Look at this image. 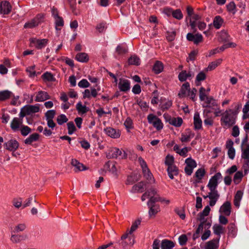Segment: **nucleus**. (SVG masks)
I'll return each instance as SVG.
<instances>
[{
  "instance_id": "1",
  "label": "nucleus",
  "mask_w": 249,
  "mask_h": 249,
  "mask_svg": "<svg viewBox=\"0 0 249 249\" xmlns=\"http://www.w3.org/2000/svg\"><path fill=\"white\" fill-rule=\"evenodd\" d=\"M236 113L231 109L226 110L221 114L220 119L221 125L224 128H230L236 122Z\"/></svg>"
},
{
  "instance_id": "2",
  "label": "nucleus",
  "mask_w": 249,
  "mask_h": 249,
  "mask_svg": "<svg viewBox=\"0 0 249 249\" xmlns=\"http://www.w3.org/2000/svg\"><path fill=\"white\" fill-rule=\"evenodd\" d=\"M138 161L142 168V173L145 178L148 181L149 183H154L155 179L153 175L148 168L145 160L141 157H140L138 158Z\"/></svg>"
},
{
  "instance_id": "3",
  "label": "nucleus",
  "mask_w": 249,
  "mask_h": 249,
  "mask_svg": "<svg viewBox=\"0 0 249 249\" xmlns=\"http://www.w3.org/2000/svg\"><path fill=\"white\" fill-rule=\"evenodd\" d=\"M107 157L108 159H116L118 157L120 159H125L127 154L124 151H122L116 147H111L107 152Z\"/></svg>"
},
{
  "instance_id": "4",
  "label": "nucleus",
  "mask_w": 249,
  "mask_h": 249,
  "mask_svg": "<svg viewBox=\"0 0 249 249\" xmlns=\"http://www.w3.org/2000/svg\"><path fill=\"white\" fill-rule=\"evenodd\" d=\"M147 120L149 124H152L153 126L156 128L157 130H160L162 129L163 125L161 121L157 116L150 114L147 116Z\"/></svg>"
},
{
  "instance_id": "5",
  "label": "nucleus",
  "mask_w": 249,
  "mask_h": 249,
  "mask_svg": "<svg viewBox=\"0 0 249 249\" xmlns=\"http://www.w3.org/2000/svg\"><path fill=\"white\" fill-rule=\"evenodd\" d=\"M222 178V176L220 172L216 173L210 178L207 185V187L209 188L210 191L216 190V189L218 184V180Z\"/></svg>"
},
{
  "instance_id": "6",
  "label": "nucleus",
  "mask_w": 249,
  "mask_h": 249,
  "mask_svg": "<svg viewBox=\"0 0 249 249\" xmlns=\"http://www.w3.org/2000/svg\"><path fill=\"white\" fill-rule=\"evenodd\" d=\"M30 46H34L37 49H41L45 47L48 43L47 39H39L36 38H31L29 39Z\"/></svg>"
},
{
  "instance_id": "7",
  "label": "nucleus",
  "mask_w": 249,
  "mask_h": 249,
  "mask_svg": "<svg viewBox=\"0 0 249 249\" xmlns=\"http://www.w3.org/2000/svg\"><path fill=\"white\" fill-rule=\"evenodd\" d=\"M122 242L120 243V245L124 249H125L127 246H131L134 244V239L132 236H128V234H125L121 237Z\"/></svg>"
},
{
  "instance_id": "8",
  "label": "nucleus",
  "mask_w": 249,
  "mask_h": 249,
  "mask_svg": "<svg viewBox=\"0 0 249 249\" xmlns=\"http://www.w3.org/2000/svg\"><path fill=\"white\" fill-rule=\"evenodd\" d=\"M4 147L5 149L11 151H16L19 147V143L15 139H11L4 143Z\"/></svg>"
},
{
  "instance_id": "9",
  "label": "nucleus",
  "mask_w": 249,
  "mask_h": 249,
  "mask_svg": "<svg viewBox=\"0 0 249 249\" xmlns=\"http://www.w3.org/2000/svg\"><path fill=\"white\" fill-rule=\"evenodd\" d=\"M186 38L188 41L193 42L195 44H198L203 41L202 36L198 33L194 35L189 33L186 36Z\"/></svg>"
},
{
  "instance_id": "10",
  "label": "nucleus",
  "mask_w": 249,
  "mask_h": 249,
  "mask_svg": "<svg viewBox=\"0 0 249 249\" xmlns=\"http://www.w3.org/2000/svg\"><path fill=\"white\" fill-rule=\"evenodd\" d=\"M233 142L231 140H228L226 142V148L228 149V155L229 158L233 160L235 155V150L233 147Z\"/></svg>"
},
{
  "instance_id": "11",
  "label": "nucleus",
  "mask_w": 249,
  "mask_h": 249,
  "mask_svg": "<svg viewBox=\"0 0 249 249\" xmlns=\"http://www.w3.org/2000/svg\"><path fill=\"white\" fill-rule=\"evenodd\" d=\"M22 119L18 117L14 118L10 124L11 129L14 132L19 131L22 125Z\"/></svg>"
},
{
  "instance_id": "12",
  "label": "nucleus",
  "mask_w": 249,
  "mask_h": 249,
  "mask_svg": "<svg viewBox=\"0 0 249 249\" xmlns=\"http://www.w3.org/2000/svg\"><path fill=\"white\" fill-rule=\"evenodd\" d=\"M190 89V85L189 82L184 83L181 87L180 90L178 93V96L179 98H183L187 96V94Z\"/></svg>"
},
{
  "instance_id": "13",
  "label": "nucleus",
  "mask_w": 249,
  "mask_h": 249,
  "mask_svg": "<svg viewBox=\"0 0 249 249\" xmlns=\"http://www.w3.org/2000/svg\"><path fill=\"white\" fill-rule=\"evenodd\" d=\"M11 9V5L8 1H3L0 3V14L7 15L10 13Z\"/></svg>"
},
{
  "instance_id": "14",
  "label": "nucleus",
  "mask_w": 249,
  "mask_h": 249,
  "mask_svg": "<svg viewBox=\"0 0 249 249\" xmlns=\"http://www.w3.org/2000/svg\"><path fill=\"white\" fill-rule=\"evenodd\" d=\"M28 234L26 233L12 234L11 236L10 240L13 243H18L28 239Z\"/></svg>"
},
{
  "instance_id": "15",
  "label": "nucleus",
  "mask_w": 249,
  "mask_h": 249,
  "mask_svg": "<svg viewBox=\"0 0 249 249\" xmlns=\"http://www.w3.org/2000/svg\"><path fill=\"white\" fill-rule=\"evenodd\" d=\"M51 96L49 95L47 92L42 90H40L36 93L35 101L36 102H44L48 99H50Z\"/></svg>"
},
{
  "instance_id": "16",
  "label": "nucleus",
  "mask_w": 249,
  "mask_h": 249,
  "mask_svg": "<svg viewBox=\"0 0 249 249\" xmlns=\"http://www.w3.org/2000/svg\"><path fill=\"white\" fill-rule=\"evenodd\" d=\"M208 196L210 199L209 201V205L212 207L215 204L217 200L219 197V195L218 194L217 190H214L213 191H211L209 193Z\"/></svg>"
},
{
  "instance_id": "17",
  "label": "nucleus",
  "mask_w": 249,
  "mask_h": 249,
  "mask_svg": "<svg viewBox=\"0 0 249 249\" xmlns=\"http://www.w3.org/2000/svg\"><path fill=\"white\" fill-rule=\"evenodd\" d=\"M219 237H217L213 240L207 242L206 244L205 249H218Z\"/></svg>"
},
{
  "instance_id": "18",
  "label": "nucleus",
  "mask_w": 249,
  "mask_h": 249,
  "mask_svg": "<svg viewBox=\"0 0 249 249\" xmlns=\"http://www.w3.org/2000/svg\"><path fill=\"white\" fill-rule=\"evenodd\" d=\"M118 88L120 91L126 92L130 89V82L127 79H120L118 84Z\"/></svg>"
},
{
  "instance_id": "19",
  "label": "nucleus",
  "mask_w": 249,
  "mask_h": 249,
  "mask_svg": "<svg viewBox=\"0 0 249 249\" xmlns=\"http://www.w3.org/2000/svg\"><path fill=\"white\" fill-rule=\"evenodd\" d=\"M204 101L205 102L202 105L203 107H211L213 108L217 107L216 101L212 96L206 97Z\"/></svg>"
},
{
  "instance_id": "20",
  "label": "nucleus",
  "mask_w": 249,
  "mask_h": 249,
  "mask_svg": "<svg viewBox=\"0 0 249 249\" xmlns=\"http://www.w3.org/2000/svg\"><path fill=\"white\" fill-rule=\"evenodd\" d=\"M71 164L74 167V171L75 172L84 171L87 169L86 167L82 163L80 162L76 159H72Z\"/></svg>"
},
{
  "instance_id": "21",
  "label": "nucleus",
  "mask_w": 249,
  "mask_h": 249,
  "mask_svg": "<svg viewBox=\"0 0 249 249\" xmlns=\"http://www.w3.org/2000/svg\"><path fill=\"white\" fill-rule=\"evenodd\" d=\"M194 126L195 130H199L202 127V122L200 118L199 114L196 112L194 116Z\"/></svg>"
},
{
  "instance_id": "22",
  "label": "nucleus",
  "mask_w": 249,
  "mask_h": 249,
  "mask_svg": "<svg viewBox=\"0 0 249 249\" xmlns=\"http://www.w3.org/2000/svg\"><path fill=\"white\" fill-rule=\"evenodd\" d=\"M220 213H223L226 216H229L231 213V204L229 201L225 202L220 207Z\"/></svg>"
},
{
  "instance_id": "23",
  "label": "nucleus",
  "mask_w": 249,
  "mask_h": 249,
  "mask_svg": "<svg viewBox=\"0 0 249 249\" xmlns=\"http://www.w3.org/2000/svg\"><path fill=\"white\" fill-rule=\"evenodd\" d=\"M104 131L107 135L112 138L116 139L120 136L119 130H117L112 127H107L104 129Z\"/></svg>"
},
{
  "instance_id": "24",
  "label": "nucleus",
  "mask_w": 249,
  "mask_h": 249,
  "mask_svg": "<svg viewBox=\"0 0 249 249\" xmlns=\"http://www.w3.org/2000/svg\"><path fill=\"white\" fill-rule=\"evenodd\" d=\"M167 171L169 177L171 179H173L174 177L178 176L179 173L178 168L175 165L168 167Z\"/></svg>"
},
{
  "instance_id": "25",
  "label": "nucleus",
  "mask_w": 249,
  "mask_h": 249,
  "mask_svg": "<svg viewBox=\"0 0 249 249\" xmlns=\"http://www.w3.org/2000/svg\"><path fill=\"white\" fill-rule=\"evenodd\" d=\"M193 75L192 74L191 71L187 72L185 70L182 71L178 74V80L180 82H184L187 79L192 78Z\"/></svg>"
},
{
  "instance_id": "26",
  "label": "nucleus",
  "mask_w": 249,
  "mask_h": 249,
  "mask_svg": "<svg viewBox=\"0 0 249 249\" xmlns=\"http://www.w3.org/2000/svg\"><path fill=\"white\" fill-rule=\"evenodd\" d=\"M75 58L77 61L82 63H86L89 60V55L86 53H78L75 55Z\"/></svg>"
},
{
  "instance_id": "27",
  "label": "nucleus",
  "mask_w": 249,
  "mask_h": 249,
  "mask_svg": "<svg viewBox=\"0 0 249 249\" xmlns=\"http://www.w3.org/2000/svg\"><path fill=\"white\" fill-rule=\"evenodd\" d=\"M13 95V93L8 90L0 91V101H4L10 99Z\"/></svg>"
},
{
  "instance_id": "28",
  "label": "nucleus",
  "mask_w": 249,
  "mask_h": 249,
  "mask_svg": "<svg viewBox=\"0 0 249 249\" xmlns=\"http://www.w3.org/2000/svg\"><path fill=\"white\" fill-rule=\"evenodd\" d=\"M24 107L26 109L28 115L37 113L39 111V107L37 105H27L24 106Z\"/></svg>"
},
{
  "instance_id": "29",
  "label": "nucleus",
  "mask_w": 249,
  "mask_h": 249,
  "mask_svg": "<svg viewBox=\"0 0 249 249\" xmlns=\"http://www.w3.org/2000/svg\"><path fill=\"white\" fill-rule=\"evenodd\" d=\"M39 138V135L36 133H33L29 136L24 141V143L26 144H31L32 142L37 141Z\"/></svg>"
},
{
  "instance_id": "30",
  "label": "nucleus",
  "mask_w": 249,
  "mask_h": 249,
  "mask_svg": "<svg viewBox=\"0 0 249 249\" xmlns=\"http://www.w3.org/2000/svg\"><path fill=\"white\" fill-rule=\"evenodd\" d=\"M168 121L170 124L176 127L180 126L183 123V120L181 117L171 118L170 117Z\"/></svg>"
},
{
  "instance_id": "31",
  "label": "nucleus",
  "mask_w": 249,
  "mask_h": 249,
  "mask_svg": "<svg viewBox=\"0 0 249 249\" xmlns=\"http://www.w3.org/2000/svg\"><path fill=\"white\" fill-rule=\"evenodd\" d=\"M243 193L241 190L236 192L233 200V203L235 207L238 208L240 206V201L242 198Z\"/></svg>"
},
{
  "instance_id": "32",
  "label": "nucleus",
  "mask_w": 249,
  "mask_h": 249,
  "mask_svg": "<svg viewBox=\"0 0 249 249\" xmlns=\"http://www.w3.org/2000/svg\"><path fill=\"white\" fill-rule=\"evenodd\" d=\"M195 134L191 131L188 130L184 134H181L180 141L183 142H188L190 141V139L194 137Z\"/></svg>"
},
{
  "instance_id": "33",
  "label": "nucleus",
  "mask_w": 249,
  "mask_h": 249,
  "mask_svg": "<svg viewBox=\"0 0 249 249\" xmlns=\"http://www.w3.org/2000/svg\"><path fill=\"white\" fill-rule=\"evenodd\" d=\"M174 246L175 244L173 241L167 239L163 240L161 243V249H171Z\"/></svg>"
},
{
  "instance_id": "34",
  "label": "nucleus",
  "mask_w": 249,
  "mask_h": 249,
  "mask_svg": "<svg viewBox=\"0 0 249 249\" xmlns=\"http://www.w3.org/2000/svg\"><path fill=\"white\" fill-rule=\"evenodd\" d=\"M163 69V65L162 63L160 61H157L154 64L153 67V71L156 74L160 73Z\"/></svg>"
},
{
  "instance_id": "35",
  "label": "nucleus",
  "mask_w": 249,
  "mask_h": 249,
  "mask_svg": "<svg viewBox=\"0 0 249 249\" xmlns=\"http://www.w3.org/2000/svg\"><path fill=\"white\" fill-rule=\"evenodd\" d=\"M241 158L244 161H249V144H248L246 148H242Z\"/></svg>"
},
{
  "instance_id": "36",
  "label": "nucleus",
  "mask_w": 249,
  "mask_h": 249,
  "mask_svg": "<svg viewBox=\"0 0 249 249\" xmlns=\"http://www.w3.org/2000/svg\"><path fill=\"white\" fill-rule=\"evenodd\" d=\"M54 23L55 26V29L56 30H60L61 27L64 25V22L62 17L59 16L56 18H54Z\"/></svg>"
},
{
  "instance_id": "37",
  "label": "nucleus",
  "mask_w": 249,
  "mask_h": 249,
  "mask_svg": "<svg viewBox=\"0 0 249 249\" xmlns=\"http://www.w3.org/2000/svg\"><path fill=\"white\" fill-rule=\"evenodd\" d=\"M223 22L224 21L222 18L219 16H217L213 19V26L216 29H218L221 27Z\"/></svg>"
},
{
  "instance_id": "38",
  "label": "nucleus",
  "mask_w": 249,
  "mask_h": 249,
  "mask_svg": "<svg viewBox=\"0 0 249 249\" xmlns=\"http://www.w3.org/2000/svg\"><path fill=\"white\" fill-rule=\"evenodd\" d=\"M213 233L220 238V235L224 232V228L219 224H214L213 227Z\"/></svg>"
},
{
  "instance_id": "39",
  "label": "nucleus",
  "mask_w": 249,
  "mask_h": 249,
  "mask_svg": "<svg viewBox=\"0 0 249 249\" xmlns=\"http://www.w3.org/2000/svg\"><path fill=\"white\" fill-rule=\"evenodd\" d=\"M211 209L209 206H206L203 211L198 214V220H203L205 216H208L210 213Z\"/></svg>"
},
{
  "instance_id": "40",
  "label": "nucleus",
  "mask_w": 249,
  "mask_h": 249,
  "mask_svg": "<svg viewBox=\"0 0 249 249\" xmlns=\"http://www.w3.org/2000/svg\"><path fill=\"white\" fill-rule=\"evenodd\" d=\"M244 175L241 171H237L234 174L233 177V182L235 184H238L242 180Z\"/></svg>"
},
{
  "instance_id": "41",
  "label": "nucleus",
  "mask_w": 249,
  "mask_h": 249,
  "mask_svg": "<svg viewBox=\"0 0 249 249\" xmlns=\"http://www.w3.org/2000/svg\"><path fill=\"white\" fill-rule=\"evenodd\" d=\"M76 108L79 113L84 114L88 111L87 107L83 105L82 102H78L76 106Z\"/></svg>"
},
{
  "instance_id": "42",
  "label": "nucleus",
  "mask_w": 249,
  "mask_h": 249,
  "mask_svg": "<svg viewBox=\"0 0 249 249\" xmlns=\"http://www.w3.org/2000/svg\"><path fill=\"white\" fill-rule=\"evenodd\" d=\"M41 77L44 80L49 82H53L55 80L53 75L49 72H46L43 73Z\"/></svg>"
},
{
  "instance_id": "43",
  "label": "nucleus",
  "mask_w": 249,
  "mask_h": 249,
  "mask_svg": "<svg viewBox=\"0 0 249 249\" xmlns=\"http://www.w3.org/2000/svg\"><path fill=\"white\" fill-rule=\"evenodd\" d=\"M222 60V59L219 58L214 61L210 63L208 67V70L212 71L215 69L218 66H219L221 63Z\"/></svg>"
},
{
  "instance_id": "44",
  "label": "nucleus",
  "mask_w": 249,
  "mask_h": 249,
  "mask_svg": "<svg viewBox=\"0 0 249 249\" xmlns=\"http://www.w3.org/2000/svg\"><path fill=\"white\" fill-rule=\"evenodd\" d=\"M128 63L129 65H134L138 66L140 64V58L136 56H131L128 60Z\"/></svg>"
},
{
  "instance_id": "45",
  "label": "nucleus",
  "mask_w": 249,
  "mask_h": 249,
  "mask_svg": "<svg viewBox=\"0 0 249 249\" xmlns=\"http://www.w3.org/2000/svg\"><path fill=\"white\" fill-rule=\"evenodd\" d=\"M69 3L70 8L72 11V12L73 14L75 15H77L79 14V11L76 9V0H68Z\"/></svg>"
},
{
  "instance_id": "46",
  "label": "nucleus",
  "mask_w": 249,
  "mask_h": 249,
  "mask_svg": "<svg viewBox=\"0 0 249 249\" xmlns=\"http://www.w3.org/2000/svg\"><path fill=\"white\" fill-rule=\"evenodd\" d=\"M21 133V134L23 136H27L29 133L31 132V129L30 127L27 125H23L21 126L19 130Z\"/></svg>"
},
{
  "instance_id": "47",
  "label": "nucleus",
  "mask_w": 249,
  "mask_h": 249,
  "mask_svg": "<svg viewBox=\"0 0 249 249\" xmlns=\"http://www.w3.org/2000/svg\"><path fill=\"white\" fill-rule=\"evenodd\" d=\"M27 228V226L25 223H19L17 225H16L13 231V232L15 233H18L19 232H21L25 230Z\"/></svg>"
},
{
  "instance_id": "48",
  "label": "nucleus",
  "mask_w": 249,
  "mask_h": 249,
  "mask_svg": "<svg viewBox=\"0 0 249 249\" xmlns=\"http://www.w3.org/2000/svg\"><path fill=\"white\" fill-rule=\"evenodd\" d=\"M145 185V183L142 181H141L134 185L132 187V189L135 191L142 193L143 192V189Z\"/></svg>"
},
{
  "instance_id": "49",
  "label": "nucleus",
  "mask_w": 249,
  "mask_h": 249,
  "mask_svg": "<svg viewBox=\"0 0 249 249\" xmlns=\"http://www.w3.org/2000/svg\"><path fill=\"white\" fill-rule=\"evenodd\" d=\"M149 208V214L150 216L155 215L159 211H160V207L158 205L148 206Z\"/></svg>"
},
{
  "instance_id": "50",
  "label": "nucleus",
  "mask_w": 249,
  "mask_h": 249,
  "mask_svg": "<svg viewBox=\"0 0 249 249\" xmlns=\"http://www.w3.org/2000/svg\"><path fill=\"white\" fill-rule=\"evenodd\" d=\"M39 24V21H36V19L34 18L32 19L31 21L26 23L24 24V28H33L38 26Z\"/></svg>"
},
{
  "instance_id": "51",
  "label": "nucleus",
  "mask_w": 249,
  "mask_h": 249,
  "mask_svg": "<svg viewBox=\"0 0 249 249\" xmlns=\"http://www.w3.org/2000/svg\"><path fill=\"white\" fill-rule=\"evenodd\" d=\"M172 16L174 18L178 20L181 19L183 17L182 12L179 9L174 10Z\"/></svg>"
},
{
  "instance_id": "52",
  "label": "nucleus",
  "mask_w": 249,
  "mask_h": 249,
  "mask_svg": "<svg viewBox=\"0 0 249 249\" xmlns=\"http://www.w3.org/2000/svg\"><path fill=\"white\" fill-rule=\"evenodd\" d=\"M227 10L233 14H234L236 12V5L233 1L230 2L227 5Z\"/></svg>"
},
{
  "instance_id": "53",
  "label": "nucleus",
  "mask_w": 249,
  "mask_h": 249,
  "mask_svg": "<svg viewBox=\"0 0 249 249\" xmlns=\"http://www.w3.org/2000/svg\"><path fill=\"white\" fill-rule=\"evenodd\" d=\"M176 36V31H167L166 32V38L168 41H173L175 37Z\"/></svg>"
},
{
  "instance_id": "54",
  "label": "nucleus",
  "mask_w": 249,
  "mask_h": 249,
  "mask_svg": "<svg viewBox=\"0 0 249 249\" xmlns=\"http://www.w3.org/2000/svg\"><path fill=\"white\" fill-rule=\"evenodd\" d=\"M68 121L66 116L64 114H61L58 116L56 121L58 124L62 125Z\"/></svg>"
},
{
  "instance_id": "55",
  "label": "nucleus",
  "mask_w": 249,
  "mask_h": 249,
  "mask_svg": "<svg viewBox=\"0 0 249 249\" xmlns=\"http://www.w3.org/2000/svg\"><path fill=\"white\" fill-rule=\"evenodd\" d=\"M185 163L186 165L195 168L196 167L197 164L196 161L191 158H188L185 160Z\"/></svg>"
},
{
  "instance_id": "56",
  "label": "nucleus",
  "mask_w": 249,
  "mask_h": 249,
  "mask_svg": "<svg viewBox=\"0 0 249 249\" xmlns=\"http://www.w3.org/2000/svg\"><path fill=\"white\" fill-rule=\"evenodd\" d=\"M229 234L232 235V236H235L236 233V227L234 224L231 223L228 227Z\"/></svg>"
},
{
  "instance_id": "57",
  "label": "nucleus",
  "mask_w": 249,
  "mask_h": 249,
  "mask_svg": "<svg viewBox=\"0 0 249 249\" xmlns=\"http://www.w3.org/2000/svg\"><path fill=\"white\" fill-rule=\"evenodd\" d=\"M124 125L127 131H129V130L133 127L132 119L129 117H127L124 121Z\"/></svg>"
},
{
  "instance_id": "58",
  "label": "nucleus",
  "mask_w": 249,
  "mask_h": 249,
  "mask_svg": "<svg viewBox=\"0 0 249 249\" xmlns=\"http://www.w3.org/2000/svg\"><path fill=\"white\" fill-rule=\"evenodd\" d=\"M205 174V171L203 168L198 169L195 173V177L199 180L202 178Z\"/></svg>"
},
{
  "instance_id": "59",
  "label": "nucleus",
  "mask_w": 249,
  "mask_h": 249,
  "mask_svg": "<svg viewBox=\"0 0 249 249\" xmlns=\"http://www.w3.org/2000/svg\"><path fill=\"white\" fill-rule=\"evenodd\" d=\"M68 134L71 135L76 130V127L73 122H69L67 123Z\"/></svg>"
},
{
  "instance_id": "60",
  "label": "nucleus",
  "mask_w": 249,
  "mask_h": 249,
  "mask_svg": "<svg viewBox=\"0 0 249 249\" xmlns=\"http://www.w3.org/2000/svg\"><path fill=\"white\" fill-rule=\"evenodd\" d=\"M153 98L151 99V103L152 104L155 105H157L159 102V95L157 90H155L152 93Z\"/></svg>"
},
{
  "instance_id": "61",
  "label": "nucleus",
  "mask_w": 249,
  "mask_h": 249,
  "mask_svg": "<svg viewBox=\"0 0 249 249\" xmlns=\"http://www.w3.org/2000/svg\"><path fill=\"white\" fill-rule=\"evenodd\" d=\"M175 212L181 219L183 220L185 218V214L183 209L177 208L175 209Z\"/></svg>"
},
{
  "instance_id": "62",
  "label": "nucleus",
  "mask_w": 249,
  "mask_h": 249,
  "mask_svg": "<svg viewBox=\"0 0 249 249\" xmlns=\"http://www.w3.org/2000/svg\"><path fill=\"white\" fill-rule=\"evenodd\" d=\"M174 157L172 156L168 155L166 156L165 160V164L168 166V167L171 165H175L174 164Z\"/></svg>"
},
{
  "instance_id": "63",
  "label": "nucleus",
  "mask_w": 249,
  "mask_h": 249,
  "mask_svg": "<svg viewBox=\"0 0 249 249\" xmlns=\"http://www.w3.org/2000/svg\"><path fill=\"white\" fill-rule=\"evenodd\" d=\"M116 51L118 54H124L127 52V49L121 45H118L116 49Z\"/></svg>"
},
{
  "instance_id": "64",
  "label": "nucleus",
  "mask_w": 249,
  "mask_h": 249,
  "mask_svg": "<svg viewBox=\"0 0 249 249\" xmlns=\"http://www.w3.org/2000/svg\"><path fill=\"white\" fill-rule=\"evenodd\" d=\"M55 111L54 110H50L47 111L45 113L46 120L53 119L55 114Z\"/></svg>"
}]
</instances>
